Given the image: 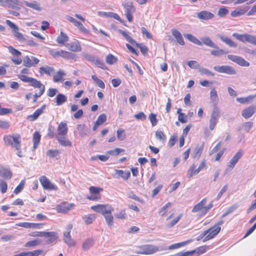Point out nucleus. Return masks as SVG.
<instances>
[{
    "label": "nucleus",
    "instance_id": "1",
    "mask_svg": "<svg viewBox=\"0 0 256 256\" xmlns=\"http://www.w3.org/2000/svg\"><path fill=\"white\" fill-rule=\"evenodd\" d=\"M30 73V70L28 68H24L20 71V74L18 75V78L22 82L28 83L30 86L38 90V92L32 96L33 102H36L38 98L44 94L46 88L44 85L40 81L37 80L36 78L26 76V74H28Z\"/></svg>",
    "mask_w": 256,
    "mask_h": 256
},
{
    "label": "nucleus",
    "instance_id": "40",
    "mask_svg": "<svg viewBox=\"0 0 256 256\" xmlns=\"http://www.w3.org/2000/svg\"><path fill=\"white\" fill-rule=\"evenodd\" d=\"M60 152L58 150H49L46 152V154L50 158H56V160L59 159V154Z\"/></svg>",
    "mask_w": 256,
    "mask_h": 256
},
{
    "label": "nucleus",
    "instance_id": "27",
    "mask_svg": "<svg viewBox=\"0 0 256 256\" xmlns=\"http://www.w3.org/2000/svg\"><path fill=\"white\" fill-rule=\"evenodd\" d=\"M0 176L5 178L10 179L12 173L10 169L4 168L0 164Z\"/></svg>",
    "mask_w": 256,
    "mask_h": 256
},
{
    "label": "nucleus",
    "instance_id": "64",
    "mask_svg": "<svg viewBox=\"0 0 256 256\" xmlns=\"http://www.w3.org/2000/svg\"><path fill=\"white\" fill-rule=\"evenodd\" d=\"M210 98L212 101L216 102L218 100V95L215 88H212L210 92Z\"/></svg>",
    "mask_w": 256,
    "mask_h": 256
},
{
    "label": "nucleus",
    "instance_id": "42",
    "mask_svg": "<svg viewBox=\"0 0 256 256\" xmlns=\"http://www.w3.org/2000/svg\"><path fill=\"white\" fill-rule=\"evenodd\" d=\"M94 240L92 238H90L86 240L82 244V248L84 250H88L94 245Z\"/></svg>",
    "mask_w": 256,
    "mask_h": 256
},
{
    "label": "nucleus",
    "instance_id": "44",
    "mask_svg": "<svg viewBox=\"0 0 256 256\" xmlns=\"http://www.w3.org/2000/svg\"><path fill=\"white\" fill-rule=\"evenodd\" d=\"M198 172H199L198 171V169L196 168L194 164H192L188 170L187 176L188 178H190L192 177L194 175L198 174Z\"/></svg>",
    "mask_w": 256,
    "mask_h": 256
},
{
    "label": "nucleus",
    "instance_id": "35",
    "mask_svg": "<svg viewBox=\"0 0 256 256\" xmlns=\"http://www.w3.org/2000/svg\"><path fill=\"white\" fill-rule=\"evenodd\" d=\"M172 34L176 38L177 42L180 44L182 46H184V42L180 32L176 30H172Z\"/></svg>",
    "mask_w": 256,
    "mask_h": 256
},
{
    "label": "nucleus",
    "instance_id": "52",
    "mask_svg": "<svg viewBox=\"0 0 256 256\" xmlns=\"http://www.w3.org/2000/svg\"><path fill=\"white\" fill-rule=\"evenodd\" d=\"M92 78L94 80L98 87L102 89H104L105 88V84L103 81L99 79L96 75H92Z\"/></svg>",
    "mask_w": 256,
    "mask_h": 256
},
{
    "label": "nucleus",
    "instance_id": "33",
    "mask_svg": "<svg viewBox=\"0 0 256 256\" xmlns=\"http://www.w3.org/2000/svg\"><path fill=\"white\" fill-rule=\"evenodd\" d=\"M68 36L62 32H60L56 38V41L60 45H64L68 40Z\"/></svg>",
    "mask_w": 256,
    "mask_h": 256
},
{
    "label": "nucleus",
    "instance_id": "59",
    "mask_svg": "<svg viewBox=\"0 0 256 256\" xmlns=\"http://www.w3.org/2000/svg\"><path fill=\"white\" fill-rule=\"evenodd\" d=\"M148 118L153 126H156L157 124L158 120L156 114L153 113L150 114L148 116Z\"/></svg>",
    "mask_w": 256,
    "mask_h": 256
},
{
    "label": "nucleus",
    "instance_id": "26",
    "mask_svg": "<svg viewBox=\"0 0 256 256\" xmlns=\"http://www.w3.org/2000/svg\"><path fill=\"white\" fill-rule=\"evenodd\" d=\"M67 48L69 50L74 52H79L82 50L80 42L78 40L68 44Z\"/></svg>",
    "mask_w": 256,
    "mask_h": 256
},
{
    "label": "nucleus",
    "instance_id": "56",
    "mask_svg": "<svg viewBox=\"0 0 256 256\" xmlns=\"http://www.w3.org/2000/svg\"><path fill=\"white\" fill-rule=\"evenodd\" d=\"M170 206L171 203L170 202H168V203L166 204H165L160 208V210L159 211V214L161 215V216H166L168 212L167 208Z\"/></svg>",
    "mask_w": 256,
    "mask_h": 256
},
{
    "label": "nucleus",
    "instance_id": "12",
    "mask_svg": "<svg viewBox=\"0 0 256 256\" xmlns=\"http://www.w3.org/2000/svg\"><path fill=\"white\" fill-rule=\"evenodd\" d=\"M39 180L44 189L49 190H57L58 187L52 183L46 176H40Z\"/></svg>",
    "mask_w": 256,
    "mask_h": 256
},
{
    "label": "nucleus",
    "instance_id": "19",
    "mask_svg": "<svg viewBox=\"0 0 256 256\" xmlns=\"http://www.w3.org/2000/svg\"><path fill=\"white\" fill-rule=\"evenodd\" d=\"M57 136H66L68 132V125L66 122H60L57 128Z\"/></svg>",
    "mask_w": 256,
    "mask_h": 256
},
{
    "label": "nucleus",
    "instance_id": "21",
    "mask_svg": "<svg viewBox=\"0 0 256 256\" xmlns=\"http://www.w3.org/2000/svg\"><path fill=\"white\" fill-rule=\"evenodd\" d=\"M256 112V106H250L244 108L242 113V116L247 119L250 118Z\"/></svg>",
    "mask_w": 256,
    "mask_h": 256
},
{
    "label": "nucleus",
    "instance_id": "54",
    "mask_svg": "<svg viewBox=\"0 0 256 256\" xmlns=\"http://www.w3.org/2000/svg\"><path fill=\"white\" fill-rule=\"evenodd\" d=\"M254 98V96H250L246 98H238L236 100L240 104H246L249 102Z\"/></svg>",
    "mask_w": 256,
    "mask_h": 256
},
{
    "label": "nucleus",
    "instance_id": "36",
    "mask_svg": "<svg viewBox=\"0 0 256 256\" xmlns=\"http://www.w3.org/2000/svg\"><path fill=\"white\" fill-rule=\"evenodd\" d=\"M219 38L230 47L236 48L237 44L230 38L222 35H218Z\"/></svg>",
    "mask_w": 256,
    "mask_h": 256
},
{
    "label": "nucleus",
    "instance_id": "58",
    "mask_svg": "<svg viewBox=\"0 0 256 256\" xmlns=\"http://www.w3.org/2000/svg\"><path fill=\"white\" fill-rule=\"evenodd\" d=\"M25 182L24 180H21L18 185L15 188L14 190V192L16 194H19L24 188Z\"/></svg>",
    "mask_w": 256,
    "mask_h": 256
},
{
    "label": "nucleus",
    "instance_id": "29",
    "mask_svg": "<svg viewBox=\"0 0 256 256\" xmlns=\"http://www.w3.org/2000/svg\"><path fill=\"white\" fill-rule=\"evenodd\" d=\"M45 105L42 106L40 108L36 110L33 114L29 115L28 118L30 121H34L38 118L44 112V110L45 109Z\"/></svg>",
    "mask_w": 256,
    "mask_h": 256
},
{
    "label": "nucleus",
    "instance_id": "22",
    "mask_svg": "<svg viewBox=\"0 0 256 256\" xmlns=\"http://www.w3.org/2000/svg\"><path fill=\"white\" fill-rule=\"evenodd\" d=\"M130 176V171L124 172L121 170H116L114 177L115 178H122L124 180H127Z\"/></svg>",
    "mask_w": 256,
    "mask_h": 256
},
{
    "label": "nucleus",
    "instance_id": "43",
    "mask_svg": "<svg viewBox=\"0 0 256 256\" xmlns=\"http://www.w3.org/2000/svg\"><path fill=\"white\" fill-rule=\"evenodd\" d=\"M118 61V58L112 54H108L106 58V62L110 65L116 64Z\"/></svg>",
    "mask_w": 256,
    "mask_h": 256
},
{
    "label": "nucleus",
    "instance_id": "3",
    "mask_svg": "<svg viewBox=\"0 0 256 256\" xmlns=\"http://www.w3.org/2000/svg\"><path fill=\"white\" fill-rule=\"evenodd\" d=\"M48 54L54 58H62L66 60H76V56L74 54L70 52L59 49H50L48 50Z\"/></svg>",
    "mask_w": 256,
    "mask_h": 256
},
{
    "label": "nucleus",
    "instance_id": "63",
    "mask_svg": "<svg viewBox=\"0 0 256 256\" xmlns=\"http://www.w3.org/2000/svg\"><path fill=\"white\" fill-rule=\"evenodd\" d=\"M136 46L138 48H139L140 49L141 52L145 56L147 54L148 50L146 46L145 45H144L142 44H136Z\"/></svg>",
    "mask_w": 256,
    "mask_h": 256
},
{
    "label": "nucleus",
    "instance_id": "30",
    "mask_svg": "<svg viewBox=\"0 0 256 256\" xmlns=\"http://www.w3.org/2000/svg\"><path fill=\"white\" fill-rule=\"evenodd\" d=\"M248 6L238 8L231 12V16L233 17H237L244 14L248 10Z\"/></svg>",
    "mask_w": 256,
    "mask_h": 256
},
{
    "label": "nucleus",
    "instance_id": "45",
    "mask_svg": "<svg viewBox=\"0 0 256 256\" xmlns=\"http://www.w3.org/2000/svg\"><path fill=\"white\" fill-rule=\"evenodd\" d=\"M155 136L156 139L162 142H164L166 140V136L164 132L161 130L156 131L155 133Z\"/></svg>",
    "mask_w": 256,
    "mask_h": 256
},
{
    "label": "nucleus",
    "instance_id": "14",
    "mask_svg": "<svg viewBox=\"0 0 256 256\" xmlns=\"http://www.w3.org/2000/svg\"><path fill=\"white\" fill-rule=\"evenodd\" d=\"M182 216V214H180L178 215L175 216L174 212H172L166 218V220L168 221L166 224V226L168 228L173 227L176 224Z\"/></svg>",
    "mask_w": 256,
    "mask_h": 256
},
{
    "label": "nucleus",
    "instance_id": "57",
    "mask_svg": "<svg viewBox=\"0 0 256 256\" xmlns=\"http://www.w3.org/2000/svg\"><path fill=\"white\" fill-rule=\"evenodd\" d=\"M208 249V246H200L194 250V252H196L198 255L206 252Z\"/></svg>",
    "mask_w": 256,
    "mask_h": 256
},
{
    "label": "nucleus",
    "instance_id": "10",
    "mask_svg": "<svg viewBox=\"0 0 256 256\" xmlns=\"http://www.w3.org/2000/svg\"><path fill=\"white\" fill-rule=\"evenodd\" d=\"M232 36L240 42H249L254 45H256V36L248 34H238L234 33Z\"/></svg>",
    "mask_w": 256,
    "mask_h": 256
},
{
    "label": "nucleus",
    "instance_id": "37",
    "mask_svg": "<svg viewBox=\"0 0 256 256\" xmlns=\"http://www.w3.org/2000/svg\"><path fill=\"white\" fill-rule=\"evenodd\" d=\"M67 101V97L62 94H58L56 98V106H60Z\"/></svg>",
    "mask_w": 256,
    "mask_h": 256
},
{
    "label": "nucleus",
    "instance_id": "4",
    "mask_svg": "<svg viewBox=\"0 0 256 256\" xmlns=\"http://www.w3.org/2000/svg\"><path fill=\"white\" fill-rule=\"evenodd\" d=\"M206 198H203L200 202L196 204L192 209V212L200 213V216L205 215L213 206L212 202L206 205Z\"/></svg>",
    "mask_w": 256,
    "mask_h": 256
},
{
    "label": "nucleus",
    "instance_id": "28",
    "mask_svg": "<svg viewBox=\"0 0 256 256\" xmlns=\"http://www.w3.org/2000/svg\"><path fill=\"white\" fill-rule=\"evenodd\" d=\"M106 120V116L104 114H100L96 122H94L92 130L94 131H96L100 125H102Z\"/></svg>",
    "mask_w": 256,
    "mask_h": 256
},
{
    "label": "nucleus",
    "instance_id": "50",
    "mask_svg": "<svg viewBox=\"0 0 256 256\" xmlns=\"http://www.w3.org/2000/svg\"><path fill=\"white\" fill-rule=\"evenodd\" d=\"M189 40L198 46H202V42L195 36L191 34H187L185 36Z\"/></svg>",
    "mask_w": 256,
    "mask_h": 256
},
{
    "label": "nucleus",
    "instance_id": "55",
    "mask_svg": "<svg viewBox=\"0 0 256 256\" xmlns=\"http://www.w3.org/2000/svg\"><path fill=\"white\" fill-rule=\"evenodd\" d=\"M118 31L120 34H122L125 38L126 40L127 41H128V42H130L132 44L135 42V41L132 38L131 36H129V34H128V33L127 32L124 31L122 30H119Z\"/></svg>",
    "mask_w": 256,
    "mask_h": 256
},
{
    "label": "nucleus",
    "instance_id": "9",
    "mask_svg": "<svg viewBox=\"0 0 256 256\" xmlns=\"http://www.w3.org/2000/svg\"><path fill=\"white\" fill-rule=\"evenodd\" d=\"M90 196L86 198L90 200L98 201L100 200L102 196L100 192L103 191V188L100 187L91 186L88 188Z\"/></svg>",
    "mask_w": 256,
    "mask_h": 256
},
{
    "label": "nucleus",
    "instance_id": "24",
    "mask_svg": "<svg viewBox=\"0 0 256 256\" xmlns=\"http://www.w3.org/2000/svg\"><path fill=\"white\" fill-rule=\"evenodd\" d=\"M72 228V224H69L68 226L67 232H65L64 234V242L70 246H74V242L72 240L70 234Z\"/></svg>",
    "mask_w": 256,
    "mask_h": 256
},
{
    "label": "nucleus",
    "instance_id": "39",
    "mask_svg": "<svg viewBox=\"0 0 256 256\" xmlns=\"http://www.w3.org/2000/svg\"><path fill=\"white\" fill-rule=\"evenodd\" d=\"M214 48V50H212L210 51V54L216 56H219L224 54H227V52H225L223 50L220 49L219 47L215 44L214 47H212Z\"/></svg>",
    "mask_w": 256,
    "mask_h": 256
},
{
    "label": "nucleus",
    "instance_id": "62",
    "mask_svg": "<svg viewBox=\"0 0 256 256\" xmlns=\"http://www.w3.org/2000/svg\"><path fill=\"white\" fill-rule=\"evenodd\" d=\"M8 50L9 52L14 56H20L22 54V52L14 48L12 46H10L8 47Z\"/></svg>",
    "mask_w": 256,
    "mask_h": 256
},
{
    "label": "nucleus",
    "instance_id": "23",
    "mask_svg": "<svg viewBox=\"0 0 256 256\" xmlns=\"http://www.w3.org/2000/svg\"><path fill=\"white\" fill-rule=\"evenodd\" d=\"M74 206L73 204L62 202L56 206V210L58 212H66L72 208Z\"/></svg>",
    "mask_w": 256,
    "mask_h": 256
},
{
    "label": "nucleus",
    "instance_id": "46",
    "mask_svg": "<svg viewBox=\"0 0 256 256\" xmlns=\"http://www.w3.org/2000/svg\"><path fill=\"white\" fill-rule=\"evenodd\" d=\"M4 2L10 8H14L20 5L19 0H4Z\"/></svg>",
    "mask_w": 256,
    "mask_h": 256
},
{
    "label": "nucleus",
    "instance_id": "7",
    "mask_svg": "<svg viewBox=\"0 0 256 256\" xmlns=\"http://www.w3.org/2000/svg\"><path fill=\"white\" fill-rule=\"evenodd\" d=\"M220 112L216 104H214V108L212 112L209 120V128L212 130L214 129L220 117Z\"/></svg>",
    "mask_w": 256,
    "mask_h": 256
},
{
    "label": "nucleus",
    "instance_id": "16",
    "mask_svg": "<svg viewBox=\"0 0 256 256\" xmlns=\"http://www.w3.org/2000/svg\"><path fill=\"white\" fill-rule=\"evenodd\" d=\"M214 70L220 73H226L228 74H235L236 71L232 66H216Z\"/></svg>",
    "mask_w": 256,
    "mask_h": 256
},
{
    "label": "nucleus",
    "instance_id": "41",
    "mask_svg": "<svg viewBox=\"0 0 256 256\" xmlns=\"http://www.w3.org/2000/svg\"><path fill=\"white\" fill-rule=\"evenodd\" d=\"M96 218V216L94 214H89L82 217V220L86 224H90Z\"/></svg>",
    "mask_w": 256,
    "mask_h": 256
},
{
    "label": "nucleus",
    "instance_id": "6",
    "mask_svg": "<svg viewBox=\"0 0 256 256\" xmlns=\"http://www.w3.org/2000/svg\"><path fill=\"white\" fill-rule=\"evenodd\" d=\"M159 250L158 246L152 244H144L137 246L136 252L138 254H152Z\"/></svg>",
    "mask_w": 256,
    "mask_h": 256
},
{
    "label": "nucleus",
    "instance_id": "49",
    "mask_svg": "<svg viewBox=\"0 0 256 256\" xmlns=\"http://www.w3.org/2000/svg\"><path fill=\"white\" fill-rule=\"evenodd\" d=\"M104 216L108 226H112L114 224V216L112 215V212H110V214H107Z\"/></svg>",
    "mask_w": 256,
    "mask_h": 256
},
{
    "label": "nucleus",
    "instance_id": "13",
    "mask_svg": "<svg viewBox=\"0 0 256 256\" xmlns=\"http://www.w3.org/2000/svg\"><path fill=\"white\" fill-rule=\"evenodd\" d=\"M66 20L68 22L72 23L74 26H76L84 34H88L90 33V30L86 28L82 22L76 20L73 17L70 16H67Z\"/></svg>",
    "mask_w": 256,
    "mask_h": 256
},
{
    "label": "nucleus",
    "instance_id": "53",
    "mask_svg": "<svg viewBox=\"0 0 256 256\" xmlns=\"http://www.w3.org/2000/svg\"><path fill=\"white\" fill-rule=\"evenodd\" d=\"M26 5L30 8H33L34 10L40 11L41 10V8L39 5V4L36 1H34L32 2H25Z\"/></svg>",
    "mask_w": 256,
    "mask_h": 256
},
{
    "label": "nucleus",
    "instance_id": "5",
    "mask_svg": "<svg viewBox=\"0 0 256 256\" xmlns=\"http://www.w3.org/2000/svg\"><path fill=\"white\" fill-rule=\"evenodd\" d=\"M224 224L223 220L219 221L213 226L204 232L203 236H206L203 240L204 242H206L215 237L220 231V226Z\"/></svg>",
    "mask_w": 256,
    "mask_h": 256
},
{
    "label": "nucleus",
    "instance_id": "2",
    "mask_svg": "<svg viewBox=\"0 0 256 256\" xmlns=\"http://www.w3.org/2000/svg\"><path fill=\"white\" fill-rule=\"evenodd\" d=\"M4 140L7 146H12L18 152L17 155L22 157L21 151V136L19 134H12L4 136Z\"/></svg>",
    "mask_w": 256,
    "mask_h": 256
},
{
    "label": "nucleus",
    "instance_id": "34",
    "mask_svg": "<svg viewBox=\"0 0 256 256\" xmlns=\"http://www.w3.org/2000/svg\"><path fill=\"white\" fill-rule=\"evenodd\" d=\"M41 138V135L40 132L36 131L32 136V141L34 143L33 148L35 150L36 149L40 142Z\"/></svg>",
    "mask_w": 256,
    "mask_h": 256
},
{
    "label": "nucleus",
    "instance_id": "18",
    "mask_svg": "<svg viewBox=\"0 0 256 256\" xmlns=\"http://www.w3.org/2000/svg\"><path fill=\"white\" fill-rule=\"evenodd\" d=\"M39 62L40 60L38 58L32 56L30 57L27 56L24 58L23 60L24 65L28 68L35 66Z\"/></svg>",
    "mask_w": 256,
    "mask_h": 256
},
{
    "label": "nucleus",
    "instance_id": "15",
    "mask_svg": "<svg viewBox=\"0 0 256 256\" xmlns=\"http://www.w3.org/2000/svg\"><path fill=\"white\" fill-rule=\"evenodd\" d=\"M228 58L230 60L237 64L240 66H250V63L248 62L240 56L228 54Z\"/></svg>",
    "mask_w": 256,
    "mask_h": 256
},
{
    "label": "nucleus",
    "instance_id": "20",
    "mask_svg": "<svg viewBox=\"0 0 256 256\" xmlns=\"http://www.w3.org/2000/svg\"><path fill=\"white\" fill-rule=\"evenodd\" d=\"M196 16L199 19L204 20L212 19L214 17L212 13L205 10L198 12Z\"/></svg>",
    "mask_w": 256,
    "mask_h": 256
},
{
    "label": "nucleus",
    "instance_id": "60",
    "mask_svg": "<svg viewBox=\"0 0 256 256\" xmlns=\"http://www.w3.org/2000/svg\"><path fill=\"white\" fill-rule=\"evenodd\" d=\"M116 135L119 140H123L126 137L124 130L122 128L118 129L116 132Z\"/></svg>",
    "mask_w": 256,
    "mask_h": 256
},
{
    "label": "nucleus",
    "instance_id": "61",
    "mask_svg": "<svg viewBox=\"0 0 256 256\" xmlns=\"http://www.w3.org/2000/svg\"><path fill=\"white\" fill-rule=\"evenodd\" d=\"M117 218L124 220L126 218V214L124 210H121L115 215Z\"/></svg>",
    "mask_w": 256,
    "mask_h": 256
},
{
    "label": "nucleus",
    "instance_id": "25",
    "mask_svg": "<svg viewBox=\"0 0 256 256\" xmlns=\"http://www.w3.org/2000/svg\"><path fill=\"white\" fill-rule=\"evenodd\" d=\"M48 238L46 240V244H50L54 242L58 238L57 234L54 232H44V236Z\"/></svg>",
    "mask_w": 256,
    "mask_h": 256
},
{
    "label": "nucleus",
    "instance_id": "32",
    "mask_svg": "<svg viewBox=\"0 0 256 256\" xmlns=\"http://www.w3.org/2000/svg\"><path fill=\"white\" fill-rule=\"evenodd\" d=\"M54 67L46 66H41L39 68V72L40 76H43L46 74L50 76L54 72Z\"/></svg>",
    "mask_w": 256,
    "mask_h": 256
},
{
    "label": "nucleus",
    "instance_id": "8",
    "mask_svg": "<svg viewBox=\"0 0 256 256\" xmlns=\"http://www.w3.org/2000/svg\"><path fill=\"white\" fill-rule=\"evenodd\" d=\"M91 209L96 212L102 214L103 216L110 214L114 211V208L112 206L106 204H98L91 206Z\"/></svg>",
    "mask_w": 256,
    "mask_h": 256
},
{
    "label": "nucleus",
    "instance_id": "31",
    "mask_svg": "<svg viewBox=\"0 0 256 256\" xmlns=\"http://www.w3.org/2000/svg\"><path fill=\"white\" fill-rule=\"evenodd\" d=\"M56 140L60 144L64 146H72V142L66 136H56Z\"/></svg>",
    "mask_w": 256,
    "mask_h": 256
},
{
    "label": "nucleus",
    "instance_id": "11",
    "mask_svg": "<svg viewBox=\"0 0 256 256\" xmlns=\"http://www.w3.org/2000/svg\"><path fill=\"white\" fill-rule=\"evenodd\" d=\"M122 6L124 9L126 17L128 21L131 22L133 20L132 14L136 11V8L133 4L130 2H127L122 4Z\"/></svg>",
    "mask_w": 256,
    "mask_h": 256
},
{
    "label": "nucleus",
    "instance_id": "17",
    "mask_svg": "<svg viewBox=\"0 0 256 256\" xmlns=\"http://www.w3.org/2000/svg\"><path fill=\"white\" fill-rule=\"evenodd\" d=\"M243 154L244 152L242 150H240L236 152L228 162V167L230 169L234 168L238 160L242 157Z\"/></svg>",
    "mask_w": 256,
    "mask_h": 256
},
{
    "label": "nucleus",
    "instance_id": "51",
    "mask_svg": "<svg viewBox=\"0 0 256 256\" xmlns=\"http://www.w3.org/2000/svg\"><path fill=\"white\" fill-rule=\"evenodd\" d=\"M202 45L203 44L210 48L214 47V43L208 37H204L202 38Z\"/></svg>",
    "mask_w": 256,
    "mask_h": 256
},
{
    "label": "nucleus",
    "instance_id": "48",
    "mask_svg": "<svg viewBox=\"0 0 256 256\" xmlns=\"http://www.w3.org/2000/svg\"><path fill=\"white\" fill-rule=\"evenodd\" d=\"M41 243V240L38 239L26 242L24 246L26 248L34 247L39 245Z\"/></svg>",
    "mask_w": 256,
    "mask_h": 256
},
{
    "label": "nucleus",
    "instance_id": "47",
    "mask_svg": "<svg viewBox=\"0 0 256 256\" xmlns=\"http://www.w3.org/2000/svg\"><path fill=\"white\" fill-rule=\"evenodd\" d=\"M26 256H39L45 254L44 251L42 250H36L32 252H25Z\"/></svg>",
    "mask_w": 256,
    "mask_h": 256
},
{
    "label": "nucleus",
    "instance_id": "38",
    "mask_svg": "<svg viewBox=\"0 0 256 256\" xmlns=\"http://www.w3.org/2000/svg\"><path fill=\"white\" fill-rule=\"evenodd\" d=\"M66 75L65 72L62 70H59L55 75L54 76L53 80L54 82H58L63 80V77Z\"/></svg>",
    "mask_w": 256,
    "mask_h": 256
}]
</instances>
